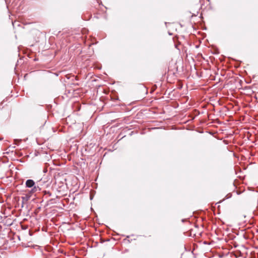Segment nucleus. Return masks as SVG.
I'll return each instance as SVG.
<instances>
[{"mask_svg": "<svg viewBox=\"0 0 258 258\" xmlns=\"http://www.w3.org/2000/svg\"><path fill=\"white\" fill-rule=\"evenodd\" d=\"M26 186L27 187L31 188L35 184V182L32 179H28L26 181Z\"/></svg>", "mask_w": 258, "mask_h": 258, "instance_id": "nucleus-1", "label": "nucleus"}, {"mask_svg": "<svg viewBox=\"0 0 258 258\" xmlns=\"http://www.w3.org/2000/svg\"><path fill=\"white\" fill-rule=\"evenodd\" d=\"M32 188L31 189V190L30 191V192L31 194H33V193H35L36 192L39 191L41 190V188L39 187V186L38 185H36L35 184Z\"/></svg>", "mask_w": 258, "mask_h": 258, "instance_id": "nucleus-2", "label": "nucleus"}, {"mask_svg": "<svg viewBox=\"0 0 258 258\" xmlns=\"http://www.w3.org/2000/svg\"><path fill=\"white\" fill-rule=\"evenodd\" d=\"M22 199L23 200V202H26L29 200L30 196L28 195H26L25 196L22 197Z\"/></svg>", "mask_w": 258, "mask_h": 258, "instance_id": "nucleus-3", "label": "nucleus"}]
</instances>
